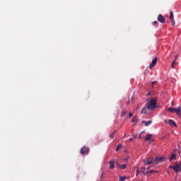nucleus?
Listing matches in <instances>:
<instances>
[{"mask_svg":"<svg viewBox=\"0 0 181 181\" xmlns=\"http://www.w3.org/2000/svg\"><path fill=\"white\" fill-rule=\"evenodd\" d=\"M156 98H152L150 100H148V102L146 103V106L148 110L153 111V110H155L156 108V103H157Z\"/></svg>","mask_w":181,"mask_h":181,"instance_id":"1","label":"nucleus"},{"mask_svg":"<svg viewBox=\"0 0 181 181\" xmlns=\"http://www.w3.org/2000/svg\"><path fill=\"white\" fill-rule=\"evenodd\" d=\"M165 124L170 125V127H175V128H177V124L176 122L172 119H164Z\"/></svg>","mask_w":181,"mask_h":181,"instance_id":"2","label":"nucleus"},{"mask_svg":"<svg viewBox=\"0 0 181 181\" xmlns=\"http://www.w3.org/2000/svg\"><path fill=\"white\" fill-rule=\"evenodd\" d=\"M143 162H144L145 165H151V163H155V158L149 157L147 159L144 160Z\"/></svg>","mask_w":181,"mask_h":181,"instance_id":"3","label":"nucleus"},{"mask_svg":"<svg viewBox=\"0 0 181 181\" xmlns=\"http://www.w3.org/2000/svg\"><path fill=\"white\" fill-rule=\"evenodd\" d=\"M156 63H158V57H155L153 60L151 64L149 65V69H152L155 66H156Z\"/></svg>","mask_w":181,"mask_h":181,"instance_id":"4","label":"nucleus"},{"mask_svg":"<svg viewBox=\"0 0 181 181\" xmlns=\"http://www.w3.org/2000/svg\"><path fill=\"white\" fill-rule=\"evenodd\" d=\"M89 151L90 148H88V147L84 146L82 148H81L80 153L81 155H86V153H88Z\"/></svg>","mask_w":181,"mask_h":181,"instance_id":"5","label":"nucleus"},{"mask_svg":"<svg viewBox=\"0 0 181 181\" xmlns=\"http://www.w3.org/2000/svg\"><path fill=\"white\" fill-rule=\"evenodd\" d=\"M158 21L160 23H165L166 22V18H165L162 14H159L158 16Z\"/></svg>","mask_w":181,"mask_h":181,"instance_id":"6","label":"nucleus"},{"mask_svg":"<svg viewBox=\"0 0 181 181\" xmlns=\"http://www.w3.org/2000/svg\"><path fill=\"white\" fill-rule=\"evenodd\" d=\"M165 159V158L163 156L156 157V158H154V163H159V162H164Z\"/></svg>","mask_w":181,"mask_h":181,"instance_id":"7","label":"nucleus"},{"mask_svg":"<svg viewBox=\"0 0 181 181\" xmlns=\"http://www.w3.org/2000/svg\"><path fill=\"white\" fill-rule=\"evenodd\" d=\"M175 173H177V172H181V162L175 165Z\"/></svg>","mask_w":181,"mask_h":181,"instance_id":"8","label":"nucleus"},{"mask_svg":"<svg viewBox=\"0 0 181 181\" xmlns=\"http://www.w3.org/2000/svg\"><path fill=\"white\" fill-rule=\"evenodd\" d=\"M174 112H175L177 115H181V107L179 106L177 108H175Z\"/></svg>","mask_w":181,"mask_h":181,"instance_id":"9","label":"nucleus"},{"mask_svg":"<svg viewBox=\"0 0 181 181\" xmlns=\"http://www.w3.org/2000/svg\"><path fill=\"white\" fill-rule=\"evenodd\" d=\"M148 111H149V109H148V106L146 105V107L142 108L141 113V114H146V112H148Z\"/></svg>","mask_w":181,"mask_h":181,"instance_id":"10","label":"nucleus"},{"mask_svg":"<svg viewBox=\"0 0 181 181\" xmlns=\"http://www.w3.org/2000/svg\"><path fill=\"white\" fill-rule=\"evenodd\" d=\"M115 168L114 160H111L109 162V169H114Z\"/></svg>","mask_w":181,"mask_h":181,"instance_id":"11","label":"nucleus"},{"mask_svg":"<svg viewBox=\"0 0 181 181\" xmlns=\"http://www.w3.org/2000/svg\"><path fill=\"white\" fill-rule=\"evenodd\" d=\"M141 173H143L144 175H148V170L145 167H143L141 168Z\"/></svg>","mask_w":181,"mask_h":181,"instance_id":"12","label":"nucleus"},{"mask_svg":"<svg viewBox=\"0 0 181 181\" xmlns=\"http://www.w3.org/2000/svg\"><path fill=\"white\" fill-rule=\"evenodd\" d=\"M152 134H148L145 138V141H151V139H152Z\"/></svg>","mask_w":181,"mask_h":181,"instance_id":"13","label":"nucleus"},{"mask_svg":"<svg viewBox=\"0 0 181 181\" xmlns=\"http://www.w3.org/2000/svg\"><path fill=\"white\" fill-rule=\"evenodd\" d=\"M115 132H117V131L115 130L109 135V138H110V139H114V138H115Z\"/></svg>","mask_w":181,"mask_h":181,"instance_id":"14","label":"nucleus"},{"mask_svg":"<svg viewBox=\"0 0 181 181\" xmlns=\"http://www.w3.org/2000/svg\"><path fill=\"white\" fill-rule=\"evenodd\" d=\"M143 124H145L146 127H148V125H151V124H152V121L149 120V121H143L142 122Z\"/></svg>","mask_w":181,"mask_h":181,"instance_id":"15","label":"nucleus"},{"mask_svg":"<svg viewBox=\"0 0 181 181\" xmlns=\"http://www.w3.org/2000/svg\"><path fill=\"white\" fill-rule=\"evenodd\" d=\"M126 115H127V110H124L122 112L120 117H121L122 118H124V117H125Z\"/></svg>","mask_w":181,"mask_h":181,"instance_id":"16","label":"nucleus"},{"mask_svg":"<svg viewBox=\"0 0 181 181\" xmlns=\"http://www.w3.org/2000/svg\"><path fill=\"white\" fill-rule=\"evenodd\" d=\"M175 159H176V154H172L171 157L170 158V161H172Z\"/></svg>","mask_w":181,"mask_h":181,"instance_id":"17","label":"nucleus"},{"mask_svg":"<svg viewBox=\"0 0 181 181\" xmlns=\"http://www.w3.org/2000/svg\"><path fill=\"white\" fill-rule=\"evenodd\" d=\"M167 110L170 112H175V107H168V108H167Z\"/></svg>","mask_w":181,"mask_h":181,"instance_id":"18","label":"nucleus"},{"mask_svg":"<svg viewBox=\"0 0 181 181\" xmlns=\"http://www.w3.org/2000/svg\"><path fill=\"white\" fill-rule=\"evenodd\" d=\"M121 148H122V144H119L117 147H116V152H118L119 151V149H121Z\"/></svg>","mask_w":181,"mask_h":181,"instance_id":"19","label":"nucleus"},{"mask_svg":"<svg viewBox=\"0 0 181 181\" xmlns=\"http://www.w3.org/2000/svg\"><path fill=\"white\" fill-rule=\"evenodd\" d=\"M118 166H119V168L120 169H126V168H127V165L126 164L119 165Z\"/></svg>","mask_w":181,"mask_h":181,"instance_id":"20","label":"nucleus"},{"mask_svg":"<svg viewBox=\"0 0 181 181\" xmlns=\"http://www.w3.org/2000/svg\"><path fill=\"white\" fill-rule=\"evenodd\" d=\"M132 122H138V118L136 117V116L134 117L132 119Z\"/></svg>","mask_w":181,"mask_h":181,"instance_id":"21","label":"nucleus"},{"mask_svg":"<svg viewBox=\"0 0 181 181\" xmlns=\"http://www.w3.org/2000/svg\"><path fill=\"white\" fill-rule=\"evenodd\" d=\"M170 20L175 19L173 11L170 12Z\"/></svg>","mask_w":181,"mask_h":181,"instance_id":"22","label":"nucleus"},{"mask_svg":"<svg viewBox=\"0 0 181 181\" xmlns=\"http://www.w3.org/2000/svg\"><path fill=\"white\" fill-rule=\"evenodd\" d=\"M171 21V26L175 27L176 23L175 22V19L170 20Z\"/></svg>","mask_w":181,"mask_h":181,"instance_id":"23","label":"nucleus"},{"mask_svg":"<svg viewBox=\"0 0 181 181\" xmlns=\"http://www.w3.org/2000/svg\"><path fill=\"white\" fill-rule=\"evenodd\" d=\"M148 173H158V171H155L153 170H151L150 171H148Z\"/></svg>","mask_w":181,"mask_h":181,"instance_id":"24","label":"nucleus"},{"mask_svg":"<svg viewBox=\"0 0 181 181\" xmlns=\"http://www.w3.org/2000/svg\"><path fill=\"white\" fill-rule=\"evenodd\" d=\"M119 181H125V177H120Z\"/></svg>","mask_w":181,"mask_h":181,"instance_id":"25","label":"nucleus"},{"mask_svg":"<svg viewBox=\"0 0 181 181\" xmlns=\"http://www.w3.org/2000/svg\"><path fill=\"white\" fill-rule=\"evenodd\" d=\"M175 63H176V60H174L171 64V67H173L175 66Z\"/></svg>","mask_w":181,"mask_h":181,"instance_id":"26","label":"nucleus"},{"mask_svg":"<svg viewBox=\"0 0 181 181\" xmlns=\"http://www.w3.org/2000/svg\"><path fill=\"white\" fill-rule=\"evenodd\" d=\"M169 168L170 169H173L175 170V168H176V166H173V165H170Z\"/></svg>","mask_w":181,"mask_h":181,"instance_id":"27","label":"nucleus"},{"mask_svg":"<svg viewBox=\"0 0 181 181\" xmlns=\"http://www.w3.org/2000/svg\"><path fill=\"white\" fill-rule=\"evenodd\" d=\"M139 173H141V170H136V176H138Z\"/></svg>","mask_w":181,"mask_h":181,"instance_id":"28","label":"nucleus"},{"mask_svg":"<svg viewBox=\"0 0 181 181\" xmlns=\"http://www.w3.org/2000/svg\"><path fill=\"white\" fill-rule=\"evenodd\" d=\"M132 115H134V114H133V113L129 112V118H131V117H132Z\"/></svg>","mask_w":181,"mask_h":181,"instance_id":"29","label":"nucleus"},{"mask_svg":"<svg viewBox=\"0 0 181 181\" xmlns=\"http://www.w3.org/2000/svg\"><path fill=\"white\" fill-rule=\"evenodd\" d=\"M158 23V21H153V25H156Z\"/></svg>","mask_w":181,"mask_h":181,"instance_id":"30","label":"nucleus"},{"mask_svg":"<svg viewBox=\"0 0 181 181\" xmlns=\"http://www.w3.org/2000/svg\"><path fill=\"white\" fill-rule=\"evenodd\" d=\"M171 105H172L173 107H174V105H175V102H172V103H171Z\"/></svg>","mask_w":181,"mask_h":181,"instance_id":"31","label":"nucleus"},{"mask_svg":"<svg viewBox=\"0 0 181 181\" xmlns=\"http://www.w3.org/2000/svg\"><path fill=\"white\" fill-rule=\"evenodd\" d=\"M175 62H176V60H177V55L175 56Z\"/></svg>","mask_w":181,"mask_h":181,"instance_id":"32","label":"nucleus"},{"mask_svg":"<svg viewBox=\"0 0 181 181\" xmlns=\"http://www.w3.org/2000/svg\"><path fill=\"white\" fill-rule=\"evenodd\" d=\"M148 95H151V93H148L146 96L148 97Z\"/></svg>","mask_w":181,"mask_h":181,"instance_id":"33","label":"nucleus"},{"mask_svg":"<svg viewBox=\"0 0 181 181\" xmlns=\"http://www.w3.org/2000/svg\"><path fill=\"white\" fill-rule=\"evenodd\" d=\"M129 141H133L132 138L129 139Z\"/></svg>","mask_w":181,"mask_h":181,"instance_id":"34","label":"nucleus"},{"mask_svg":"<svg viewBox=\"0 0 181 181\" xmlns=\"http://www.w3.org/2000/svg\"><path fill=\"white\" fill-rule=\"evenodd\" d=\"M127 105H129V100L127 102Z\"/></svg>","mask_w":181,"mask_h":181,"instance_id":"35","label":"nucleus"},{"mask_svg":"<svg viewBox=\"0 0 181 181\" xmlns=\"http://www.w3.org/2000/svg\"><path fill=\"white\" fill-rule=\"evenodd\" d=\"M126 136H127V134H124V136H123V138H125Z\"/></svg>","mask_w":181,"mask_h":181,"instance_id":"36","label":"nucleus"},{"mask_svg":"<svg viewBox=\"0 0 181 181\" xmlns=\"http://www.w3.org/2000/svg\"><path fill=\"white\" fill-rule=\"evenodd\" d=\"M179 156H180V158H181V151H180V153H179Z\"/></svg>","mask_w":181,"mask_h":181,"instance_id":"37","label":"nucleus"},{"mask_svg":"<svg viewBox=\"0 0 181 181\" xmlns=\"http://www.w3.org/2000/svg\"><path fill=\"white\" fill-rule=\"evenodd\" d=\"M156 83V81H153L152 82V84H155Z\"/></svg>","mask_w":181,"mask_h":181,"instance_id":"38","label":"nucleus"},{"mask_svg":"<svg viewBox=\"0 0 181 181\" xmlns=\"http://www.w3.org/2000/svg\"><path fill=\"white\" fill-rule=\"evenodd\" d=\"M164 138H166V135H165V136H164L162 138V139H163Z\"/></svg>","mask_w":181,"mask_h":181,"instance_id":"39","label":"nucleus"},{"mask_svg":"<svg viewBox=\"0 0 181 181\" xmlns=\"http://www.w3.org/2000/svg\"><path fill=\"white\" fill-rule=\"evenodd\" d=\"M139 108V106H138L135 110H138Z\"/></svg>","mask_w":181,"mask_h":181,"instance_id":"40","label":"nucleus"},{"mask_svg":"<svg viewBox=\"0 0 181 181\" xmlns=\"http://www.w3.org/2000/svg\"><path fill=\"white\" fill-rule=\"evenodd\" d=\"M152 141H150L149 144H152Z\"/></svg>","mask_w":181,"mask_h":181,"instance_id":"41","label":"nucleus"},{"mask_svg":"<svg viewBox=\"0 0 181 181\" xmlns=\"http://www.w3.org/2000/svg\"><path fill=\"white\" fill-rule=\"evenodd\" d=\"M126 162L128 160V159H125Z\"/></svg>","mask_w":181,"mask_h":181,"instance_id":"42","label":"nucleus"},{"mask_svg":"<svg viewBox=\"0 0 181 181\" xmlns=\"http://www.w3.org/2000/svg\"><path fill=\"white\" fill-rule=\"evenodd\" d=\"M148 169H149V167H148V168H147V169H146V170H148Z\"/></svg>","mask_w":181,"mask_h":181,"instance_id":"43","label":"nucleus"},{"mask_svg":"<svg viewBox=\"0 0 181 181\" xmlns=\"http://www.w3.org/2000/svg\"><path fill=\"white\" fill-rule=\"evenodd\" d=\"M141 134H144V132H142Z\"/></svg>","mask_w":181,"mask_h":181,"instance_id":"44","label":"nucleus"}]
</instances>
